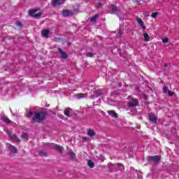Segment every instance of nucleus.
Listing matches in <instances>:
<instances>
[{
  "mask_svg": "<svg viewBox=\"0 0 179 179\" xmlns=\"http://www.w3.org/2000/svg\"><path fill=\"white\" fill-rule=\"evenodd\" d=\"M71 111H72V108L68 107L66 108L64 111V115H66V117H71Z\"/></svg>",
  "mask_w": 179,
  "mask_h": 179,
  "instance_id": "nucleus-13",
  "label": "nucleus"
},
{
  "mask_svg": "<svg viewBox=\"0 0 179 179\" xmlns=\"http://www.w3.org/2000/svg\"><path fill=\"white\" fill-rule=\"evenodd\" d=\"M168 94H169V96H173V95H174V92H171V91L169 90V91H168Z\"/></svg>",
  "mask_w": 179,
  "mask_h": 179,
  "instance_id": "nucleus-32",
  "label": "nucleus"
},
{
  "mask_svg": "<svg viewBox=\"0 0 179 179\" xmlns=\"http://www.w3.org/2000/svg\"><path fill=\"white\" fill-rule=\"evenodd\" d=\"M168 92H169V91H168V90H167V87H166V86L164 87H163V92L165 93V94H166V93H168Z\"/></svg>",
  "mask_w": 179,
  "mask_h": 179,
  "instance_id": "nucleus-31",
  "label": "nucleus"
},
{
  "mask_svg": "<svg viewBox=\"0 0 179 179\" xmlns=\"http://www.w3.org/2000/svg\"><path fill=\"white\" fill-rule=\"evenodd\" d=\"M103 6V4L100 2L98 3V8H101Z\"/></svg>",
  "mask_w": 179,
  "mask_h": 179,
  "instance_id": "nucleus-34",
  "label": "nucleus"
},
{
  "mask_svg": "<svg viewBox=\"0 0 179 179\" xmlns=\"http://www.w3.org/2000/svg\"><path fill=\"white\" fill-rule=\"evenodd\" d=\"M157 15H159V12L152 13L151 14V17H153V19H156V17H157Z\"/></svg>",
  "mask_w": 179,
  "mask_h": 179,
  "instance_id": "nucleus-25",
  "label": "nucleus"
},
{
  "mask_svg": "<svg viewBox=\"0 0 179 179\" xmlns=\"http://www.w3.org/2000/svg\"><path fill=\"white\" fill-rule=\"evenodd\" d=\"M10 139H13V141H16V142H22V141L17 138V136H16V134L10 136Z\"/></svg>",
  "mask_w": 179,
  "mask_h": 179,
  "instance_id": "nucleus-18",
  "label": "nucleus"
},
{
  "mask_svg": "<svg viewBox=\"0 0 179 179\" xmlns=\"http://www.w3.org/2000/svg\"><path fill=\"white\" fill-rule=\"evenodd\" d=\"M87 164L90 169H93V167H94V163L92 162V160H88Z\"/></svg>",
  "mask_w": 179,
  "mask_h": 179,
  "instance_id": "nucleus-22",
  "label": "nucleus"
},
{
  "mask_svg": "<svg viewBox=\"0 0 179 179\" xmlns=\"http://www.w3.org/2000/svg\"><path fill=\"white\" fill-rule=\"evenodd\" d=\"M39 155H40V156H44L45 157H47V156H48V155L47 154V152H39Z\"/></svg>",
  "mask_w": 179,
  "mask_h": 179,
  "instance_id": "nucleus-27",
  "label": "nucleus"
},
{
  "mask_svg": "<svg viewBox=\"0 0 179 179\" xmlns=\"http://www.w3.org/2000/svg\"><path fill=\"white\" fill-rule=\"evenodd\" d=\"M52 149L55 150H57V152H59L60 153H64V147L59 145H53Z\"/></svg>",
  "mask_w": 179,
  "mask_h": 179,
  "instance_id": "nucleus-9",
  "label": "nucleus"
},
{
  "mask_svg": "<svg viewBox=\"0 0 179 179\" xmlns=\"http://www.w3.org/2000/svg\"><path fill=\"white\" fill-rule=\"evenodd\" d=\"M172 129H175L174 128H172Z\"/></svg>",
  "mask_w": 179,
  "mask_h": 179,
  "instance_id": "nucleus-40",
  "label": "nucleus"
},
{
  "mask_svg": "<svg viewBox=\"0 0 179 179\" xmlns=\"http://www.w3.org/2000/svg\"><path fill=\"white\" fill-rule=\"evenodd\" d=\"M95 93L98 96H100L103 94V93H101V91H96Z\"/></svg>",
  "mask_w": 179,
  "mask_h": 179,
  "instance_id": "nucleus-29",
  "label": "nucleus"
},
{
  "mask_svg": "<svg viewBox=\"0 0 179 179\" xmlns=\"http://www.w3.org/2000/svg\"><path fill=\"white\" fill-rule=\"evenodd\" d=\"M118 86H119L120 87H121L122 86V83H119V84H118Z\"/></svg>",
  "mask_w": 179,
  "mask_h": 179,
  "instance_id": "nucleus-39",
  "label": "nucleus"
},
{
  "mask_svg": "<svg viewBox=\"0 0 179 179\" xmlns=\"http://www.w3.org/2000/svg\"><path fill=\"white\" fill-rule=\"evenodd\" d=\"M34 114L32 121L38 124H41V122L45 121L48 115V113L45 111L34 112Z\"/></svg>",
  "mask_w": 179,
  "mask_h": 179,
  "instance_id": "nucleus-1",
  "label": "nucleus"
},
{
  "mask_svg": "<svg viewBox=\"0 0 179 179\" xmlns=\"http://www.w3.org/2000/svg\"><path fill=\"white\" fill-rule=\"evenodd\" d=\"M27 117H33V111H29L27 114Z\"/></svg>",
  "mask_w": 179,
  "mask_h": 179,
  "instance_id": "nucleus-33",
  "label": "nucleus"
},
{
  "mask_svg": "<svg viewBox=\"0 0 179 179\" xmlns=\"http://www.w3.org/2000/svg\"><path fill=\"white\" fill-rule=\"evenodd\" d=\"M41 34L43 37H45V38H48L50 31L48 29H44L41 31Z\"/></svg>",
  "mask_w": 179,
  "mask_h": 179,
  "instance_id": "nucleus-15",
  "label": "nucleus"
},
{
  "mask_svg": "<svg viewBox=\"0 0 179 179\" xmlns=\"http://www.w3.org/2000/svg\"><path fill=\"white\" fill-rule=\"evenodd\" d=\"M93 55H94V54H93L92 52L87 53V57H89L90 58H92L93 57Z\"/></svg>",
  "mask_w": 179,
  "mask_h": 179,
  "instance_id": "nucleus-30",
  "label": "nucleus"
},
{
  "mask_svg": "<svg viewBox=\"0 0 179 179\" xmlns=\"http://www.w3.org/2000/svg\"><path fill=\"white\" fill-rule=\"evenodd\" d=\"M164 66H165V68H167V66H169V64L166 63V64H164Z\"/></svg>",
  "mask_w": 179,
  "mask_h": 179,
  "instance_id": "nucleus-37",
  "label": "nucleus"
},
{
  "mask_svg": "<svg viewBox=\"0 0 179 179\" xmlns=\"http://www.w3.org/2000/svg\"><path fill=\"white\" fill-rule=\"evenodd\" d=\"M21 138L27 141L29 139V135L27 134V133H23L21 136Z\"/></svg>",
  "mask_w": 179,
  "mask_h": 179,
  "instance_id": "nucleus-24",
  "label": "nucleus"
},
{
  "mask_svg": "<svg viewBox=\"0 0 179 179\" xmlns=\"http://www.w3.org/2000/svg\"><path fill=\"white\" fill-rule=\"evenodd\" d=\"M128 107H137L139 106V101L138 99H132L131 101L127 103Z\"/></svg>",
  "mask_w": 179,
  "mask_h": 179,
  "instance_id": "nucleus-3",
  "label": "nucleus"
},
{
  "mask_svg": "<svg viewBox=\"0 0 179 179\" xmlns=\"http://www.w3.org/2000/svg\"><path fill=\"white\" fill-rule=\"evenodd\" d=\"M70 159H71V160H75V158L76 157V154H75V152H73V151H70L69 153H68Z\"/></svg>",
  "mask_w": 179,
  "mask_h": 179,
  "instance_id": "nucleus-17",
  "label": "nucleus"
},
{
  "mask_svg": "<svg viewBox=\"0 0 179 179\" xmlns=\"http://www.w3.org/2000/svg\"><path fill=\"white\" fill-rule=\"evenodd\" d=\"M148 118L152 124H156L157 122V117H156V115L153 113L149 114Z\"/></svg>",
  "mask_w": 179,
  "mask_h": 179,
  "instance_id": "nucleus-5",
  "label": "nucleus"
},
{
  "mask_svg": "<svg viewBox=\"0 0 179 179\" xmlns=\"http://www.w3.org/2000/svg\"><path fill=\"white\" fill-rule=\"evenodd\" d=\"M58 51L59 52H60L61 57L63 59H66V58H68V55L66 54V52H64V50H62L61 48H58Z\"/></svg>",
  "mask_w": 179,
  "mask_h": 179,
  "instance_id": "nucleus-12",
  "label": "nucleus"
},
{
  "mask_svg": "<svg viewBox=\"0 0 179 179\" xmlns=\"http://www.w3.org/2000/svg\"><path fill=\"white\" fill-rule=\"evenodd\" d=\"M74 97H76V99H78V100H80V99H85V97H87V94H83V93L76 94L74 95Z\"/></svg>",
  "mask_w": 179,
  "mask_h": 179,
  "instance_id": "nucleus-11",
  "label": "nucleus"
},
{
  "mask_svg": "<svg viewBox=\"0 0 179 179\" xmlns=\"http://www.w3.org/2000/svg\"><path fill=\"white\" fill-rule=\"evenodd\" d=\"M133 1L138 3V2H139V0H133Z\"/></svg>",
  "mask_w": 179,
  "mask_h": 179,
  "instance_id": "nucleus-38",
  "label": "nucleus"
},
{
  "mask_svg": "<svg viewBox=\"0 0 179 179\" xmlns=\"http://www.w3.org/2000/svg\"><path fill=\"white\" fill-rule=\"evenodd\" d=\"M6 145H8L9 146L8 149L9 150H10L13 155H16V153H17V148L15 147V145H12V144L9 143H6Z\"/></svg>",
  "mask_w": 179,
  "mask_h": 179,
  "instance_id": "nucleus-6",
  "label": "nucleus"
},
{
  "mask_svg": "<svg viewBox=\"0 0 179 179\" xmlns=\"http://www.w3.org/2000/svg\"><path fill=\"white\" fill-rule=\"evenodd\" d=\"M65 3V0H53L52 6L55 7L61 6Z\"/></svg>",
  "mask_w": 179,
  "mask_h": 179,
  "instance_id": "nucleus-7",
  "label": "nucleus"
},
{
  "mask_svg": "<svg viewBox=\"0 0 179 179\" xmlns=\"http://www.w3.org/2000/svg\"><path fill=\"white\" fill-rule=\"evenodd\" d=\"M99 17L98 15H95L94 16H92L90 20V22H91L92 23H93V22H96V20H97V18Z\"/></svg>",
  "mask_w": 179,
  "mask_h": 179,
  "instance_id": "nucleus-21",
  "label": "nucleus"
},
{
  "mask_svg": "<svg viewBox=\"0 0 179 179\" xmlns=\"http://www.w3.org/2000/svg\"><path fill=\"white\" fill-rule=\"evenodd\" d=\"M108 114L113 117L114 118H118V113H115L114 110H108Z\"/></svg>",
  "mask_w": 179,
  "mask_h": 179,
  "instance_id": "nucleus-14",
  "label": "nucleus"
},
{
  "mask_svg": "<svg viewBox=\"0 0 179 179\" xmlns=\"http://www.w3.org/2000/svg\"><path fill=\"white\" fill-rule=\"evenodd\" d=\"M29 15L33 17H40L42 13L41 12L37 13V10H29Z\"/></svg>",
  "mask_w": 179,
  "mask_h": 179,
  "instance_id": "nucleus-4",
  "label": "nucleus"
},
{
  "mask_svg": "<svg viewBox=\"0 0 179 179\" xmlns=\"http://www.w3.org/2000/svg\"><path fill=\"white\" fill-rule=\"evenodd\" d=\"M143 37H144V41H149V40L150 39V36H149V34L148 33H144L143 34Z\"/></svg>",
  "mask_w": 179,
  "mask_h": 179,
  "instance_id": "nucleus-20",
  "label": "nucleus"
},
{
  "mask_svg": "<svg viewBox=\"0 0 179 179\" xmlns=\"http://www.w3.org/2000/svg\"><path fill=\"white\" fill-rule=\"evenodd\" d=\"M2 121L3 122H6V124H10V122H12V121H10V120H9V117H3Z\"/></svg>",
  "mask_w": 179,
  "mask_h": 179,
  "instance_id": "nucleus-19",
  "label": "nucleus"
},
{
  "mask_svg": "<svg viewBox=\"0 0 179 179\" xmlns=\"http://www.w3.org/2000/svg\"><path fill=\"white\" fill-rule=\"evenodd\" d=\"M162 157L160 155L148 156L147 157V161L148 163H154V164H158Z\"/></svg>",
  "mask_w": 179,
  "mask_h": 179,
  "instance_id": "nucleus-2",
  "label": "nucleus"
},
{
  "mask_svg": "<svg viewBox=\"0 0 179 179\" xmlns=\"http://www.w3.org/2000/svg\"><path fill=\"white\" fill-rule=\"evenodd\" d=\"M62 15L65 17H69V16H73V13L70 10H63Z\"/></svg>",
  "mask_w": 179,
  "mask_h": 179,
  "instance_id": "nucleus-8",
  "label": "nucleus"
},
{
  "mask_svg": "<svg viewBox=\"0 0 179 179\" xmlns=\"http://www.w3.org/2000/svg\"><path fill=\"white\" fill-rule=\"evenodd\" d=\"M136 20L137 23H138V24L141 26V27H142L143 30L146 29V27L145 26V22H143L142 21V19L137 17Z\"/></svg>",
  "mask_w": 179,
  "mask_h": 179,
  "instance_id": "nucleus-10",
  "label": "nucleus"
},
{
  "mask_svg": "<svg viewBox=\"0 0 179 179\" xmlns=\"http://www.w3.org/2000/svg\"><path fill=\"white\" fill-rule=\"evenodd\" d=\"M16 26H17L18 27H23V24H22V22L20 21H17Z\"/></svg>",
  "mask_w": 179,
  "mask_h": 179,
  "instance_id": "nucleus-26",
  "label": "nucleus"
},
{
  "mask_svg": "<svg viewBox=\"0 0 179 179\" xmlns=\"http://www.w3.org/2000/svg\"><path fill=\"white\" fill-rule=\"evenodd\" d=\"M87 134L88 136H90L91 138L93 136H96V132L92 129H88Z\"/></svg>",
  "mask_w": 179,
  "mask_h": 179,
  "instance_id": "nucleus-16",
  "label": "nucleus"
},
{
  "mask_svg": "<svg viewBox=\"0 0 179 179\" xmlns=\"http://www.w3.org/2000/svg\"><path fill=\"white\" fill-rule=\"evenodd\" d=\"M162 43H164V44H167V43H169V38H165L162 40Z\"/></svg>",
  "mask_w": 179,
  "mask_h": 179,
  "instance_id": "nucleus-28",
  "label": "nucleus"
},
{
  "mask_svg": "<svg viewBox=\"0 0 179 179\" xmlns=\"http://www.w3.org/2000/svg\"><path fill=\"white\" fill-rule=\"evenodd\" d=\"M117 167H121V166H122L124 165L122 164H121V163H117Z\"/></svg>",
  "mask_w": 179,
  "mask_h": 179,
  "instance_id": "nucleus-35",
  "label": "nucleus"
},
{
  "mask_svg": "<svg viewBox=\"0 0 179 179\" xmlns=\"http://www.w3.org/2000/svg\"><path fill=\"white\" fill-rule=\"evenodd\" d=\"M83 141H87V137H83Z\"/></svg>",
  "mask_w": 179,
  "mask_h": 179,
  "instance_id": "nucleus-36",
  "label": "nucleus"
},
{
  "mask_svg": "<svg viewBox=\"0 0 179 179\" xmlns=\"http://www.w3.org/2000/svg\"><path fill=\"white\" fill-rule=\"evenodd\" d=\"M117 10H118L117 7L114 4L111 5V11L114 13V12H117Z\"/></svg>",
  "mask_w": 179,
  "mask_h": 179,
  "instance_id": "nucleus-23",
  "label": "nucleus"
}]
</instances>
